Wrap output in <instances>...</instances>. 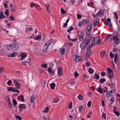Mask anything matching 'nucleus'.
<instances>
[{
  "mask_svg": "<svg viewBox=\"0 0 120 120\" xmlns=\"http://www.w3.org/2000/svg\"><path fill=\"white\" fill-rule=\"evenodd\" d=\"M15 117L16 118L18 119L19 120H22V118L20 116H19L18 115H17V116H15Z\"/></svg>",
  "mask_w": 120,
  "mask_h": 120,
  "instance_id": "obj_54",
  "label": "nucleus"
},
{
  "mask_svg": "<svg viewBox=\"0 0 120 120\" xmlns=\"http://www.w3.org/2000/svg\"><path fill=\"white\" fill-rule=\"evenodd\" d=\"M41 36L38 35V36L37 37H36L35 38V39L36 40H40L41 39Z\"/></svg>",
  "mask_w": 120,
  "mask_h": 120,
  "instance_id": "obj_32",
  "label": "nucleus"
},
{
  "mask_svg": "<svg viewBox=\"0 0 120 120\" xmlns=\"http://www.w3.org/2000/svg\"><path fill=\"white\" fill-rule=\"evenodd\" d=\"M90 31L89 29H87L86 31V34L87 37L86 38L87 40L90 41L92 38V35L90 34Z\"/></svg>",
  "mask_w": 120,
  "mask_h": 120,
  "instance_id": "obj_3",
  "label": "nucleus"
},
{
  "mask_svg": "<svg viewBox=\"0 0 120 120\" xmlns=\"http://www.w3.org/2000/svg\"><path fill=\"white\" fill-rule=\"evenodd\" d=\"M13 105H17V102L15 100H13Z\"/></svg>",
  "mask_w": 120,
  "mask_h": 120,
  "instance_id": "obj_49",
  "label": "nucleus"
},
{
  "mask_svg": "<svg viewBox=\"0 0 120 120\" xmlns=\"http://www.w3.org/2000/svg\"><path fill=\"white\" fill-rule=\"evenodd\" d=\"M91 51L90 49H89V50H87L85 57V58H86V59H87V56H88V57L89 55L91 54Z\"/></svg>",
  "mask_w": 120,
  "mask_h": 120,
  "instance_id": "obj_18",
  "label": "nucleus"
},
{
  "mask_svg": "<svg viewBox=\"0 0 120 120\" xmlns=\"http://www.w3.org/2000/svg\"><path fill=\"white\" fill-rule=\"evenodd\" d=\"M90 41L87 40L86 38H84L80 45V47L81 49L82 50L84 49L86 47H87L86 45L88 44Z\"/></svg>",
  "mask_w": 120,
  "mask_h": 120,
  "instance_id": "obj_2",
  "label": "nucleus"
},
{
  "mask_svg": "<svg viewBox=\"0 0 120 120\" xmlns=\"http://www.w3.org/2000/svg\"><path fill=\"white\" fill-rule=\"evenodd\" d=\"M52 41H51L50 40L47 41L46 43H47L48 45L49 46V45L52 43Z\"/></svg>",
  "mask_w": 120,
  "mask_h": 120,
  "instance_id": "obj_61",
  "label": "nucleus"
},
{
  "mask_svg": "<svg viewBox=\"0 0 120 120\" xmlns=\"http://www.w3.org/2000/svg\"><path fill=\"white\" fill-rule=\"evenodd\" d=\"M7 89L8 91H12L13 92V88H12L11 87H8L7 88Z\"/></svg>",
  "mask_w": 120,
  "mask_h": 120,
  "instance_id": "obj_30",
  "label": "nucleus"
},
{
  "mask_svg": "<svg viewBox=\"0 0 120 120\" xmlns=\"http://www.w3.org/2000/svg\"><path fill=\"white\" fill-rule=\"evenodd\" d=\"M9 19L11 21L14 20H15L14 18L12 16H9Z\"/></svg>",
  "mask_w": 120,
  "mask_h": 120,
  "instance_id": "obj_55",
  "label": "nucleus"
},
{
  "mask_svg": "<svg viewBox=\"0 0 120 120\" xmlns=\"http://www.w3.org/2000/svg\"><path fill=\"white\" fill-rule=\"evenodd\" d=\"M41 67L45 68H48V65L46 64H43L41 65Z\"/></svg>",
  "mask_w": 120,
  "mask_h": 120,
  "instance_id": "obj_35",
  "label": "nucleus"
},
{
  "mask_svg": "<svg viewBox=\"0 0 120 120\" xmlns=\"http://www.w3.org/2000/svg\"><path fill=\"white\" fill-rule=\"evenodd\" d=\"M90 65V62H88L86 63V66L87 67H89Z\"/></svg>",
  "mask_w": 120,
  "mask_h": 120,
  "instance_id": "obj_64",
  "label": "nucleus"
},
{
  "mask_svg": "<svg viewBox=\"0 0 120 120\" xmlns=\"http://www.w3.org/2000/svg\"><path fill=\"white\" fill-rule=\"evenodd\" d=\"M73 29L74 28L73 27H71L67 30V32L68 33H69L70 31H72Z\"/></svg>",
  "mask_w": 120,
  "mask_h": 120,
  "instance_id": "obj_60",
  "label": "nucleus"
},
{
  "mask_svg": "<svg viewBox=\"0 0 120 120\" xmlns=\"http://www.w3.org/2000/svg\"><path fill=\"white\" fill-rule=\"evenodd\" d=\"M13 92H17L19 93L20 92L19 91L15 89V88H13Z\"/></svg>",
  "mask_w": 120,
  "mask_h": 120,
  "instance_id": "obj_48",
  "label": "nucleus"
},
{
  "mask_svg": "<svg viewBox=\"0 0 120 120\" xmlns=\"http://www.w3.org/2000/svg\"><path fill=\"white\" fill-rule=\"evenodd\" d=\"M101 83L102 84L104 82H105L106 80L105 79H100Z\"/></svg>",
  "mask_w": 120,
  "mask_h": 120,
  "instance_id": "obj_46",
  "label": "nucleus"
},
{
  "mask_svg": "<svg viewBox=\"0 0 120 120\" xmlns=\"http://www.w3.org/2000/svg\"><path fill=\"white\" fill-rule=\"evenodd\" d=\"M91 102L90 101H89L88 102V104H87V106L88 107H90L91 106Z\"/></svg>",
  "mask_w": 120,
  "mask_h": 120,
  "instance_id": "obj_57",
  "label": "nucleus"
},
{
  "mask_svg": "<svg viewBox=\"0 0 120 120\" xmlns=\"http://www.w3.org/2000/svg\"><path fill=\"white\" fill-rule=\"evenodd\" d=\"M110 56L111 58H113L114 57V55L112 52H110L109 53Z\"/></svg>",
  "mask_w": 120,
  "mask_h": 120,
  "instance_id": "obj_53",
  "label": "nucleus"
},
{
  "mask_svg": "<svg viewBox=\"0 0 120 120\" xmlns=\"http://www.w3.org/2000/svg\"><path fill=\"white\" fill-rule=\"evenodd\" d=\"M33 29L32 27L28 28L26 29V32H27L29 31H31L33 30Z\"/></svg>",
  "mask_w": 120,
  "mask_h": 120,
  "instance_id": "obj_28",
  "label": "nucleus"
},
{
  "mask_svg": "<svg viewBox=\"0 0 120 120\" xmlns=\"http://www.w3.org/2000/svg\"><path fill=\"white\" fill-rule=\"evenodd\" d=\"M111 20L110 18H108L106 21V25L109 28L112 27V24L111 23Z\"/></svg>",
  "mask_w": 120,
  "mask_h": 120,
  "instance_id": "obj_5",
  "label": "nucleus"
},
{
  "mask_svg": "<svg viewBox=\"0 0 120 120\" xmlns=\"http://www.w3.org/2000/svg\"><path fill=\"white\" fill-rule=\"evenodd\" d=\"M105 53V51H101L100 53V55L102 57H103L104 56V55Z\"/></svg>",
  "mask_w": 120,
  "mask_h": 120,
  "instance_id": "obj_24",
  "label": "nucleus"
},
{
  "mask_svg": "<svg viewBox=\"0 0 120 120\" xmlns=\"http://www.w3.org/2000/svg\"><path fill=\"white\" fill-rule=\"evenodd\" d=\"M107 70L108 72L107 73H110L113 72V71L110 68H107Z\"/></svg>",
  "mask_w": 120,
  "mask_h": 120,
  "instance_id": "obj_29",
  "label": "nucleus"
},
{
  "mask_svg": "<svg viewBox=\"0 0 120 120\" xmlns=\"http://www.w3.org/2000/svg\"><path fill=\"white\" fill-rule=\"evenodd\" d=\"M72 102H71L70 103L69 105V109H71L72 107Z\"/></svg>",
  "mask_w": 120,
  "mask_h": 120,
  "instance_id": "obj_56",
  "label": "nucleus"
},
{
  "mask_svg": "<svg viewBox=\"0 0 120 120\" xmlns=\"http://www.w3.org/2000/svg\"><path fill=\"white\" fill-rule=\"evenodd\" d=\"M108 85L109 86H110V88L111 89H113L114 87V84L112 82L111 83L108 84Z\"/></svg>",
  "mask_w": 120,
  "mask_h": 120,
  "instance_id": "obj_26",
  "label": "nucleus"
},
{
  "mask_svg": "<svg viewBox=\"0 0 120 120\" xmlns=\"http://www.w3.org/2000/svg\"><path fill=\"white\" fill-rule=\"evenodd\" d=\"M120 30L119 29V27H118L115 29L114 30V32L116 33H117L120 31Z\"/></svg>",
  "mask_w": 120,
  "mask_h": 120,
  "instance_id": "obj_41",
  "label": "nucleus"
},
{
  "mask_svg": "<svg viewBox=\"0 0 120 120\" xmlns=\"http://www.w3.org/2000/svg\"><path fill=\"white\" fill-rule=\"evenodd\" d=\"M100 15L99 14H98V13L96 14V15H95L94 14H92V16H93L95 18H97Z\"/></svg>",
  "mask_w": 120,
  "mask_h": 120,
  "instance_id": "obj_40",
  "label": "nucleus"
},
{
  "mask_svg": "<svg viewBox=\"0 0 120 120\" xmlns=\"http://www.w3.org/2000/svg\"><path fill=\"white\" fill-rule=\"evenodd\" d=\"M61 12L62 14H65L66 12L65 10H64L63 9H61Z\"/></svg>",
  "mask_w": 120,
  "mask_h": 120,
  "instance_id": "obj_52",
  "label": "nucleus"
},
{
  "mask_svg": "<svg viewBox=\"0 0 120 120\" xmlns=\"http://www.w3.org/2000/svg\"><path fill=\"white\" fill-rule=\"evenodd\" d=\"M102 113L103 115L102 116V117H103L104 119H105L106 117V114L105 113Z\"/></svg>",
  "mask_w": 120,
  "mask_h": 120,
  "instance_id": "obj_63",
  "label": "nucleus"
},
{
  "mask_svg": "<svg viewBox=\"0 0 120 120\" xmlns=\"http://www.w3.org/2000/svg\"><path fill=\"white\" fill-rule=\"evenodd\" d=\"M26 106L24 104H20L19 106V108L20 111H22L23 109H24L26 108Z\"/></svg>",
  "mask_w": 120,
  "mask_h": 120,
  "instance_id": "obj_8",
  "label": "nucleus"
},
{
  "mask_svg": "<svg viewBox=\"0 0 120 120\" xmlns=\"http://www.w3.org/2000/svg\"><path fill=\"white\" fill-rule=\"evenodd\" d=\"M109 73H106V75L107 76L109 77L110 78H113L114 76V74L113 73H112V74L110 75L109 74Z\"/></svg>",
  "mask_w": 120,
  "mask_h": 120,
  "instance_id": "obj_23",
  "label": "nucleus"
},
{
  "mask_svg": "<svg viewBox=\"0 0 120 120\" xmlns=\"http://www.w3.org/2000/svg\"><path fill=\"white\" fill-rule=\"evenodd\" d=\"M19 48L18 44L14 43L8 45L6 46V49L10 51H15L18 50Z\"/></svg>",
  "mask_w": 120,
  "mask_h": 120,
  "instance_id": "obj_1",
  "label": "nucleus"
},
{
  "mask_svg": "<svg viewBox=\"0 0 120 120\" xmlns=\"http://www.w3.org/2000/svg\"><path fill=\"white\" fill-rule=\"evenodd\" d=\"M96 90L99 93L101 94L103 92V91L101 88L99 87Z\"/></svg>",
  "mask_w": 120,
  "mask_h": 120,
  "instance_id": "obj_25",
  "label": "nucleus"
},
{
  "mask_svg": "<svg viewBox=\"0 0 120 120\" xmlns=\"http://www.w3.org/2000/svg\"><path fill=\"white\" fill-rule=\"evenodd\" d=\"M79 109L78 110L79 111L81 112V110H82L83 109V107H82V105H80L79 107Z\"/></svg>",
  "mask_w": 120,
  "mask_h": 120,
  "instance_id": "obj_45",
  "label": "nucleus"
},
{
  "mask_svg": "<svg viewBox=\"0 0 120 120\" xmlns=\"http://www.w3.org/2000/svg\"><path fill=\"white\" fill-rule=\"evenodd\" d=\"M88 71L89 73L91 74H93L94 72V70L91 68H89Z\"/></svg>",
  "mask_w": 120,
  "mask_h": 120,
  "instance_id": "obj_27",
  "label": "nucleus"
},
{
  "mask_svg": "<svg viewBox=\"0 0 120 120\" xmlns=\"http://www.w3.org/2000/svg\"><path fill=\"white\" fill-rule=\"evenodd\" d=\"M109 91L111 93H115L116 92V90L115 89H113Z\"/></svg>",
  "mask_w": 120,
  "mask_h": 120,
  "instance_id": "obj_62",
  "label": "nucleus"
},
{
  "mask_svg": "<svg viewBox=\"0 0 120 120\" xmlns=\"http://www.w3.org/2000/svg\"><path fill=\"white\" fill-rule=\"evenodd\" d=\"M5 11L4 12L5 14L7 16L9 15L8 12L9 10L8 9H6Z\"/></svg>",
  "mask_w": 120,
  "mask_h": 120,
  "instance_id": "obj_34",
  "label": "nucleus"
},
{
  "mask_svg": "<svg viewBox=\"0 0 120 120\" xmlns=\"http://www.w3.org/2000/svg\"><path fill=\"white\" fill-rule=\"evenodd\" d=\"M94 43H93L92 42V43H91V45H90L88 47V48H87V47H86V48L87 49H89L90 48H92V47L94 45Z\"/></svg>",
  "mask_w": 120,
  "mask_h": 120,
  "instance_id": "obj_37",
  "label": "nucleus"
},
{
  "mask_svg": "<svg viewBox=\"0 0 120 120\" xmlns=\"http://www.w3.org/2000/svg\"><path fill=\"white\" fill-rule=\"evenodd\" d=\"M104 12V11L103 10H99V12H98V14L99 15H101L102 14V13H103Z\"/></svg>",
  "mask_w": 120,
  "mask_h": 120,
  "instance_id": "obj_43",
  "label": "nucleus"
},
{
  "mask_svg": "<svg viewBox=\"0 0 120 120\" xmlns=\"http://www.w3.org/2000/svg\"><path fill=\"white\" fill-rule=\"evenodd\" d=\"M92 24H91V25H89L87 27L86 29H89L90 30H91L92 29Z\"/></svg>",
  "mask_w": 120,
  "mask_h": 120,
  "instance_id": "obj_51",
  "label": "nucleus"
},
{
  "mask_svg": "<svg viewBox=\"0 0 120 120\" xmlns=\"http://www.w3.org/2000/svg\"><path fill=\"white\" fill-rule=\"evenodd\" d=\"M30 102L32 103H33L35 100V98L34 97H30Z\"/></svg>",
  "mask_w": 120,
  "mask_h": 120,
  "instance_id": "obj_42",
  "label": "nucleus"
},
{
  "mask_svg": "<svg viewBox=\"0 0 120 120\" xmlns=\"http://www.w3.org/2000/svg\"><path fill=\"white\" fill-rule=\"evenodd\" d=\"M5 99L6 101L8 102L10 101V99L9 97L8 96H6L5 97Z\"/></svg>",
  "mask_w": 120,
  "mask_h": 120,
  "instance_id": "obj_50",
  "label": "nucleus"
},
{
  "mask_svg": "<svg viewBox=\"0 0 120 120\" xmlns=\"http://www.w3.org/2000/svg\"><path fill=\"white\" fill-rule=\"evenodd\" d=\"M57 70L58 76H60L62 75V68L61 67H59L57 68Z\"/></svg>",
  "mask_w": 120,
  "mask_h": 120,
  "instance_id": "obj_10",
  "label": "nucleus"
},
{
  "mask_svg": "<svg viewBox=\"0 0 120 120\" xmlns=\"http://www.w3.org/2000/svg\"><path fill=\"white\" fill-rule=\"evenodd\" d=\"M17 55V54L15 52H14L12 54H9L8 55V57H14L16 56Z\"/></svg>",
  "mask_w": 120,
  "mask_h": 120,
  "instance_id": "obj_13",
  "label": "nucleus"
},
{
  "mask_svg": "<svg viewBox=\"0 0 120 120\" xmlns=\"http://www.w3.org/2000/svg\"><path fill=\"white\" fill-rule=\"evenodd\" d=\"M99 23V22H96V21H94L93 25L94 27H96L97 25H98Z\"/></svg>",
  "mask_w": 120,
  "mask_h": 120,
  "instance_id": "obj_31",
  "label": "nucleus"
},
{
  "mask_svg": "<svg viewBox=\"0 0 120 120\" xmlns=\"http://www.w3.org/2000/svg\"><path fill=\"white\" fill-rule=\"evenodd\" d=\"M55 84L54 83H52L51 84H50V86L51 87V88L53 90L54 89L55 87Z\"/></svg>",
  "mask_w": 120,
  "mask_h": 120,
  "instance_id": "obj_22",
  "label": "nucleus"
},
{
  "mask_svg": "<svg viewBox=\"0 0 120 120\" xmlns=\"http://www.w3.org/2000/svg\"><path fill=\"white\" fill-rule=\"evenodd\" d=\"M115 54L114 57V61L115 63L116 64L118 60V58L117 57V56L118 54L117 52H115Z\"/></svg>",
  "mask_w": 120,
  "mask_h": 120,
  "instance_id": "obj_12",
  "label": "nucleus"
},
{
  "mask_svg": "<svg viewBox=\"0 0 120 120\" xmlns=\"http://www.w3.org/2000/svg\"><path fill=\"white\" fill-rule=\"evenodd\" d=\"M49 46L48 45L47 43H45L43 45L42 47V50L44 52L46 51L48 49V47Z\"/></svg>",
  "mask_w": 120,
  "mask_h": 120,
  "instance_id": "obj_9",
  "label": "nucleus"
},
{
  "mask_svg": "<svg viewBox=\"0 0 120 120\" xmlns=\"http://www.w3.org/2000/svg\"><path fill=\"white\" fill-rule=\"evenodd\" d=\"M0 19H1L4 18L5 17V16L3 14V12L2 11L0 12Z\"/></svg>",
  "mask_w": 120,
  "mask_h": 120,
  "instance_id": "obj_19",
  "label": "nucleus"
},
{
  "mask_svg": "<svg viewBox=\"0 0 120 120\" xmlns=\"http://www.w3.org/2000/svg\"><path fill=\"white\" fill-rule=\"evenodd\" d=\"M104 88L105 89H106V90H104V88H103V92L104 93L103 94H104V93H105L106 92H107L108 91V88L107 87H104Z\"/></svg>",
  "mask_w": 120,
  "mask_h": 120,
  "instance_id": "obj_47",
  "label": "nucleus"
},
{
  "mask_svg": "<svg viewBox=\"0 0 120 120\" xmlns=\"http://www.w3.org/2000/svg\"><path fill=\"white\" fill-rule=\"evenodd\" d=\"M112 39L113 41H116L113 43L114 45H116L120 42V39H118V37L115 36H114L113 37Z\"/></svg>",
  "mask_w": 120,
  "mask_h": 120,
  "instance_id": "obj_4",
  "label": "nucleus"
},
{
  "mask_svg": "<svg viewBox=\"0 0 120 120\" xmlns=\"http://www.w3.org/2000/svg\"><path fill=\"white\" fill-rule=\"evenodd\" d=\"M83 33L82 32L80 34V35L79 36V40L80 41H82L83 40Z\"/></svg>",
  "mask_w": 120,
  "mask_h": 120,
  "instance_id": "obj_20",
  "label": "nucleus"
},
{
  "mask_svg": "<svg viewBox=\"0 0 120 120\" xmlns=\"http://www.w3.org/2000/svg\"><path fill=\"white\" fill-rule=\"evenodd\" d=\"M100 39V38L99 37H96L95 38H94V44H96V42L97 41H98Z\"/></svg>",
  "mask_w": 120,
  "mask_h": 120,
  "instance_id": "obj_21",
  "label": "nucleus"
},
{
  "mask_svg": "<svg viewBox=\"0 0 120 120\" xmlns=\"http://www.w3.org/2000/svg\"><path fill=\"white\" fill-rule=\"evenodd\" d=\"M88 20L83 19L82 20V21L81 22V23L83 26H85L86 25L87 23H88Z\"/></svg>",
  "mask_w": 120,
  "mask_h": 120,
  "instance_id": "obj_15",
  "label": "nucleus"
},
{
  "mask_svg": "<svg viewBox=\"0 0 120 120\" xmlns=\"http://www.w3.org/2000/svg\"><path fill=\"white\" fill-rule=\"evenodd\" d=\"M46 8V10L47 12L48 13H50V11L49 10V5H45Z\"/></svg>",
  "mask_w": 120,
  "mask_h": 120,
  "instance_id": "obj_39",
  "label": "nucleus"
},
{
  "mask_svg": "<svg viewBox=\"0 0 120 120\" xmlns=\"http://www.w3.org/2000/svg\"><path fill=\"white\" fill-rule=\"evenodd\" d=\"M114 107V109L113 110V112L117 116H119L120 115V113L119 112H116L115 111L116 108L115 106H113Z\"/></svg>",
  "mask_w": 120,
  "mask_h": 120,
  "instance_id": "obj_16",
  "label": "nucleus"
},
{
  "mask_svg": "<svg viewBox=\"0 0 120 120\" xmlns=\"http://www.w3.org/2000/svg\"><path fill=\"white\" fill-rule=\"evenodd\" d=\"M10 7L11 8V10L13 12H14L15 11V9L13 5L12 4H10Z\"/></svg>",
  "mask_w": 120,
  "mask_h": 120,
  "instance_id": "obj_17",
  "label": "nucleus"
},
{
  "mask_svg": "<svg viewBox=\"0 0 120 120\" xmlns=\"http://www.w3.org/2000/svg\"><path fill=\"white\" fill-rule=\"evenodd\" d=\"M74 76L75 77H77L79 75V74L78 73L76 72V71H75L74 73Z\"/></svg>",
  "mask_w": 120,
  "mask_h": 120,
  "instance_id": "obj_59",
  "label": "nucleus"
},
{
  "mask_svg": "<svg viewBox=\"0 0 120 120\" xmlns=\"http://www.w3.org/2000/svg\"><path fill=\"white\" fill-rule=\"evenodd\" d=\"M21 60H22L24 58L26 57V55L25 54H21Z\"/></svg>",
  "mask_w": 120,
  "mask_h": 120,
  "instance_id": "obj_44",
  "label": "nucleus"
},
{
  "mask_svg": "<svg viewBox=\"0 0 120 120\" xmlns=\"http://www.w3.org/2000/svg\"><path fill=\"white\" fill-rule=\"evenodd\" d=\"M30 6L31 8L33 7H40L39 6L36 4H35L33 2H32L31 4H30Z\"/></svg>",
  "mask_w": 120,
  "mask_h": 120,
  "instance_id": "obj_11",
  "label": "nucleus"
},
{
  "mask_svg": "<svg viewBox=\"0 0 120 120\" xmlns=\"http://www.w3.org/2000/svg\"><path fill=\"white\" fill-rule=\"evenodd\" d=\"M65 49L64 48H63L60 51V52L62 55H63L64 54V52Z\"/></svg>",
  "mask_w": 120,
  "mask_h": 120,
  "instance_id": "obj_36",
  "label": "nucleus"
},
{
  "mask_svg": "<svg viewBox=\"0 0 120 120\" xmlns=\"http://www.w3.org/2000/svg\"><path fill=\"white\" fill-rule=\"evenodd\" d=\"M78 98L79 99L82 100L83 98V96L81 94H79L78 96Z\"/></svg>",
  "mask_w": 120,
  "mask_h": 120,
  "instance_id": "obj_33",
  "label": "nucleus"
},
{
  "mask_svg": "<svg viewBox=\"0 0 120 120\" xmlns=\"http://www.w3.org/2000/svg\"><path fill=\"white\" fill-rule=\"evenodd\" d=\"M14 82L15 86L16 88L19 89L20 88L21 86L20 83H18L16 80H14Z\"/></svg>",
  "mask_w": 120,
  "mask_h": 120,
  "instance_id": "obj_6",
  "label": "nucleus"
},
{
  "mask_svg": "<svg viewBox=\"0 0 120 120\" xmlns=\"http://www.w3.org/2000/svg\"><path fill=\"white\" fill-rule=\"evenodd\" d=\"M59 101V99L57 98H55L52 101V103H56L58 102Z\"/></svg>",
  "mask_w": 120,
  "mask_h": 120,
  "instance_id": "obj_14",
  "label": "nucleus"
},
{
  "mask_svg": "<svg viewBox=\"0 0 120 120\" xmlns=\"http://www.w3.org/2000/svg\"><path fill=\"white\" fill-rule=\"evenodd\" d=\"M111 93L109 91L107 92L106 94V97L108 98L109 97L111 96Z\"/></svg>",
  "mask_w": 120,
  "mask_h": 120,
  "instance_id": "obj_38",
  "label": "nucleus"
},
{
  "mask_svg": "<svg viewBox=\"0 0 120 120\" xmlns=\"http://www.w3.org/2000/svg\"><path fill=\"white\" fill-rule=\"evenodd\" d=\"M8 106L9 107L11 108V107L12 106V105L10 101L9 102H8Z\"/></svg>",
  "mask_w": 120,
  "mask_h": 120,
  "instance_id": "obj_58",
  "label": "nucleus"
},
{
  "mask_svg": "<svg viewBox=\"0 0 120 120\" xmlns=\"http://www.w3.org/2000/svg\"><path fill=\"white\" fill-rule=\"evenodd\" d=\"M81 58L82 57L81 56L75 55L74 57V60L75 62H78L80 60Z\"/></svg>",
  "mask_w": 120,
  "mask_h": 120,
  "instance_id": "obj_7",
  "label": "nucleus"
}]
</instances>
